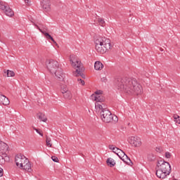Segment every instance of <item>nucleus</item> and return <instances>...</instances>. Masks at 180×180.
Returning <instances> with one entry per match:
<instances>
[{"label":"nucleus","mask_w":180,"mask_h":180,"mask_svg":"<svg viewBox=\"0 0 180 180\" xmlns=\"http://www.w3.org/2000/svg\"><path fill=\"white\" fill-rule=\"evenodd\" d=\"M4 11L5 15H6V16H9V18H12V16L15 15V13H13V11L9 7V6H7Z\"/></svg>","instance_id":"2eb2a0df"},{"label":"nucleus","mask_w":180,"mask_h":180,"mask_svg":"<svg viewBox=\"0 0 180 180\" xmlns=\"http://www.w3.org/2000/svg\"><path fill=\"white\" fill-rule=\"evenodd\" d=\"M41 27L44 29V32H49V28L45 25L41 24Z\"/></svg>","instance_id":"c85d7f7f"},{"label":"nucleus","mask_w":180,"mask_h":180,"mask_svg":"<svg viewBox=\"0 0 180 180\" xmlns=\"http://www.w3.org/2000/svg\"><path fill=\"white\" fill-rule=\"evenodd\" d=\"M94 68L97 71H101V70L103 69V64L101 61H96L94 63Z\"/></svg>","instance_id":"dca6fc26"},{"label":"nucleus","mask_w":180,"mask_h":180,"mask_svg":"<svg viewBox=\"0 0 180 180\" xmlns=\"http://www.w3.org/2000/svg\"><path fill=\"white\" fill-rule=\"evenodd\" d=\"M7 6H8L6 5V3L4 1H0V9H2V11H5Z\"/></svg>","instance_id":"393cba45"},{"label":"nucleus","mask_w":180,"mask_h":180,"mask_svg":"<svg viewBox=\"0 0 180 180\" xmlns=\"http://www.w3.org/2000/svg\"><path fill=\"white\" fill-rule=\"evenodd\" d=\"M70 62L72 64V66L73 68H77L76 70V72L77 75H76V77H82V78H85V75L82 73V71L85 70L84 68V65H82V63L78 60V57L75 55H71L70 57Z\"/></svg>","instance_id":"20e7f679"},{"label":"nucleus","mask_w":180,"mask_h":180,"mask_svg":"<svg viewBox=\"0 0 180 180\" xmlns=\"http://www.w3.org/2000/svg\"><path fill=\"white\" fill-rule=\"evenodd\" d=\"M37 117L41 122H47V117H46V115L41 112L37 113Z\"/></svg>","instance_id":"a211bd4d"},{"label":"nucleus","mask_w":180,"mask_h":180,"mask_svg":"<svg viewBox=\"0 0 180 180\" xmlns=\"http://www.w3.org/2000/svg\"><path fill=\"white\" fill-rule=\"evenodd\" d=\"M95 94L94 98L95 96H101V95H102V91H101V90L95 91Z\"/></svg>","instance_id":"c756f323"},{"label":"nucleus","mask_w":180,"mask_h":180,"mask_svg":"<svg viewBox=\"0 0 180 180\" xmlns=\"http://www.w3.org/2000/svg\"><path fill=\"white\" fill-rule=\"evenodd\" d=\"M4 176V169L0 167V177Z\"/></svg>","instance_id":"c9c22d12"},{"label":"nucleus","mask_w":180,"mask_h":180,"mask_svg":"<svg viewBox=\"0 0 180 180\" xmlns=\"http://www.w3.org/2000/svg\"><path fill=\"white\" fill-rule=\"evenodd\" d=\"M46 68H48L51 74H55L56 72L58 71L61 68L57 60L53 59L46 60Z\"/></svg>","instance_id":"423d86ee"},{"label":"nucleus","mask_w":180,"mask_h":180,"mask_svg":"<svg viewBox=\"0 0 180 180\" xmlns=\"http://www.w3.org/2000/svg\"><path fill=\"white\" fill-rule=\"evenodd\" d=\"M173 117H174V120H176L178 118H179L180 117H179V115H174V116H173Z\"/></svg>","instance_id":"37998d69"},{"label":"nucleus","mask_w":180,"mask_h":180,"mask_svg":"<svg viewBox=\"0 0 180 180\" xmlns=\"http://www.w3.org/2000/svg\"><path fill=\"white\" fill-rule=\"evenodd\" d=\"M8 148H9L8 144L5 143V142L0 140V150L3 152L8 151Z\"/></svg>","instance_id":"f3484780"},{"label":"nucleus","mask_w":180,"mask_h":180,"mask_svg":"<svg viewBox=\"0 0 180 180\" xmlns=\"http://www.w3.org/2000/svg\"><path fill=\"white\" fill-rule=\"evenodd\" d=\"M157 153H161L162 151V148H156Z\"/></svg>","instance_id":"4c0bfd02"},{"label":"nucleus","mask_w":180,"mask_h":180,"mask_svg":"<svg viewBox=\"0 0 180 180\" xmlns=\"http://www.w3.org/2000/svg\"><path fill=\"white\" fill-rule=\"evenodd\" d=\"M117 155H118V157H120L122 160V158H124L126 153L123 150H119V152L117 153Z\"/></svg>","instance_id":"5701e85b"},{"label":"nucleus","mask_w":180,"mask_h":180,"mask_svg":"<svg viewBox=\"0 0 180 180\" xmlns=\"http://www.w3.org/2000/svg\"><path fill=\"white\" fill-rule=\"evenodd\" d=\"M60 91L65 99H68V101H70V99H72V94L70 90H68V88H67V86H65V85L62 86Z\"/></svg>","instance_id":"1a4fd4ad"},{"label":"nucleus","mask_w":180,"mask_h":180,"mask_svg":"<svg viewBox=\"0 0 180 180\" xmlns=\"http://www.w3.org/2000/svg\"><path fill=\"white\" fill-rule=\"evenodd\" d=\"M34 26H36L37 29H39V32H41V33H42V34H44L45 37L47 39V40H51L53 37H51V35H50V34H49L48 32H46L45 31H43V30L40 29V27H39V25L34 24Z\"/></svg>","instance_id":"4468645a"},{"label":"nucleus","mask_w":180,"mask_h":180,"mask_svg":"<svg viewBox=\"0 0 180 180\" xmlns=\"http://www.w3.org/2000/svg\"><path fill=\"white\" fill-rule=\"evenodd\" d=\"M108 147L110 150H112L113 153H116V151H115V150H116V147H114L113 145H110Z\"/></svg>","instance_id":"473e14b6"},{"label":"nucleus","mask_w":180,"mask_h":180,"mask_svg":"<svg viewBox=\"0 0 180 180\" xmlns=\"http://www.w3.org/2000/svg\"><path fill=\"white\" fill-rule=\"evenodd\" d=\"M98 113L100 114L102 122H104V123H111V122L117 123L119 120L117 116L112 115L108 109V105H104L102 108H100Z\"/></svg>","instance_id":"7ed1b4c3"},{"label":"nucleus","mask_w":180,"mask_h":180,"mask_svg":"<svg viewBox=\"0 0 180 180\" xmlns=\"http://www.w3.org/2000/svg\"><path fill=\"white\" fill-rule=\"evenodd\" d=\"M29 162V160L27 158V159H24V162L22 163V167L21 168H24L25 167V165H26V164H27Z\"/></svg>","instance_id":"7c9ffc66"},{"label":"nucleus","mask_w":180,"mask_h":180,"mask_svg":"<svg viewBox=\"0 0 180 180\" xmlns=\"http://www.w3.org/2000/svg\"><path fill=\"white\" fill-rule=\"evenodd\" d=\"M106 162L108 165H110V167H111L116 165V163L115 162V160H113V159L110 158L107 159Z\"/></svg>","instance_id":"412c9836"},{"label":"nucleus","mask_w":180,"mask_h":180,"mask_svg":"<svg viewBox=\"0 0 180 180\" xmlns=\"http://www.w3.org/2000/svg\"><path fill=\"white\" fill-rule=\"evenodd\" d=\"M171 174V165L169 162H165L162 167L159 169L156 167V176L162 179H165L167 175Z\"/></svg>","instance_id":"39448f33"},{"label":"nucleus","mask_w":180,"mask_h":180,"mask_svg":"<svg viewBox=\"0 0 180 180\" xmlns=\"http://www.w3.org/2000/svg\"><path fill=\"white\" fill-rule=\"evenodd\" d=\"M41 6L45 12H50L51 9V4H50V0H42L41 2Z\"/></svg>","instance_id":"9b49d317"},{"label":"nucleus","mask_w":180,"mask_h":180,"mask_svg":"<svg viewBox=\"0 0 180 180\" xmlns=\"http://www.w3.org/2000/svg\"><path fill=\"white\" fill-rule=\"evenodd\" d=\"M24 2L26 5L30 6V0H24Z\"/></svg>","instance_id":"e433bc0d"},{"label":"nucleus","mask_w":180,"mask_h":180,"mask_svg":"<svg viewBox=\"0 0 180 180\" xmlns=\"http://www.w3.org/2000/svg\"><path fill=\"white\" fill-rule=\"evenodd\" d=\"M51 160L54 162H58V158L56 157V156H52L51 157Z\"/></svg>","instance_id":"2f4dec72"},{"label":"nucleus","mask_w":180,"mask_h":180,"mask_svg":"<svg viewBox=\"0 0 180 180\" xmlns=\"http://www.w3.org/2000/svg\"><path fill=\"white\" fill-rule=\"evenodd\" d=\"M119 150H122V149L115 147V152H114V153H115V154H117V153H119Z\"/></svg>","instance_id":"79ce46f5"},{"label":"nucleus","mask_w":180,"mask_h":180,"mask_svg":"<svg viewBox=\"0 0 180 180\" xmlns=\"http://www.w3.org/2000/svg\"><path fill=\"white\" fill-rule=\"evenodd\" d=\"M7 77H13L15 75V72L12 70H7L6 72Z\"/></svg>","instance_id":"bb28decb"},{"label":"nucleus","mask_w":180,"mask_h":180,"mask_svg":"<svg viewBox=\"0 0 180 180\" xmlns=\"http://www.w3.org/2000/svg\"><path fill=\"white\" fill-rule=\"evenodd\" d=\"M22 169L25 171H27V172H32V164H30V162L28 161L27 163H26L25 165H24V167H22Z\"/></svg>","instance_id":"6ab92c4d"},{"label":"nucleus","mask_w":180,"mask_h":180,"mask_svg":"<svg viewBox=\"0 0 180 180\" xmlns=\"http://www.w3.org/2000/svg\"><path fill=\"white\" fill-rule=\"evenodd\" d=\"M79 83L82 84V85H85V82L82 79H77Z\"/></svg>","instance_id":"72a5a7b5"},{"label":"nucleus","mask_w":180,"mask_h":180,"mask_svg":"<svg viewBox=\"0 0 180 180\" xmlns=\"http://www.w3.org/2000/svg\"><path fill=\"white\" fill-rule=\"evenodd\" d=\"M101 81H102V82H106V81H108V79H106V77H103V78H101Z\"/></svg>","instance_id":"c03bdc74"},{"label":"nucleus","mask_w":180,"mask_h":180,"mask_svg":"<svg viewBox=\"0 0 180 180\" xmlns=\"http://www.w3.org/2000/svg\"><path fill=\"white\" fill-rule=\"evenodd\" d=\"M37 133H38V134H39V136H41L43 137V133L40 132L39 129H36Z\"/></svg>","instance_id":"ea45409f"},{"label":"nucleus","mask_w":180,"mask_h":180,"mask_svg":"<svg viewBox=\"0 0 180 180\" xmlns=\"http://www.w3.org/2000/svg\"><path fill=\"white\" fill-rule=\"evenodd\" d=\"M33 129L35 130V131H36V130L38 129H36V127H33Z\"/></svg>","instance_id":"a18cd8bd"},{"label":"nucleus","mask_w":180,"mask_h":180,"mask_svg":"<svg viewBox=\"0 0 180 180\" xmlns=\"http://www.w3.org/2000/svg\"><path fill=\"white\" fill-rule=\"evenodd\" d=\"M51 41H53V43H54V44H56V46H58V44H57V42L56 41V40H54V38H51Z\"/></svg>","instance_id":"a19ab883"},{"label":"nucleus","mask_w":180,"mask_h":180,"mask_svg":"<svg viewBox=\"0 0 180 180\" xmlns=\"http://www.w3.org/2000/svg\"><path fill=\"white\" fill-rule=\"evenodd\" d=\"M97 20L100 26H103V25H105V20L103 18H97Z\"/></svg>","instance_id":"cd10ccee"},{"label":"nucleus","mask_w":180,"mask_h":180,"mask_svg":"<svg viewBox=\"0 0 180 180\" xmlns=\"http://www.w3.org/2000/svg\"><path fill=\"white\" fill-rule=\"evenodd\" d=\"M148 161H154L155 160V155L153 153H150L148 155Z\"/></svg>","instance_id":"b1692460"},{"label":"nucleus","mask_w":180,"mask_h":180,"mask_svg":"<svg viewBox=\"0 0 180 180\" xmlns=\"http://www.w3.org/2000/svg\"><path fill=\"white\" fill-rule=\"evenodd\" d=\"M96 50L101 54H105L106 51L110 50V40L103 37H97L95 39Z\"/></svg>","instance_id":"f03ea898"},{"label":"nucleus","mask_w":180,"mask_h":180,"mask_svg":"<svg viewBox=\"0 0 180 180\" xmlns=\"http://www.w3.org/2000/svg\"><path fill=\"white\" fill-rule=\"evenodd\" d=\"M56 78L58 79V81H64V79L65 78V74L63 72V69H58L55 73Z\"/></svg>","instance_id":"f8f14e48"},{"label":"nucleus","mask_w":180,"mask_h":180,"mask_svg":"<svg viewBox=\"0 0 180 180\" xmlns=\"http://www.w3.org/2000/svg\"><path fill=\"white\" fill-rule=\"evenodd\" d=\"M165 162H166L165 160H158L157 163V167H156L157 169L162 167V165L165 164Z\"/></svg>","instance_id":"4be33fe9"},{"label":"nucleus","mask_w":180,"mask_h":180,"mask_svg":"<svg viewBox=\"0 0 180 180\" xmlns=\"http://www.w3.org/2000/svg\"><path fill=\"white\" fill-rule=\"evenodd\" d=\"M9 98H8V97L3 94H0V105H4V106H7V105H9Z\"/></svg>","instance_id":"ddd939ff"},{"label":"nucleus","mask_w":180,"mask_h":180,"mask_svg":"<svg viewBox=\"0 0 180 180\" xmlns=\"http://www.w3.org/2000/svg\"><path fill=\"white\" fill-rule=\"evenodd\" d=\"M114 84L117 89L123 91L127 95H141L143 92L141 84L136 79L118 77L114 80Z\"/></svg>","instance_id":"f257e3e1"},{"label":"nucleus","mask_w":180,"mask_h":180,"mask_svg":"<svg viewBox=\"0 0 180 180\" xmlns=\"http://www.w3.org/2000/svg\"><path fill=\"white\" fill-rule=\"evenodd\" d=\"M51 141V138L46 136V143L47 146L51 147L52 145H51V143H50Z\"/></svg>","instance_id":"a878e982"},{"label":"nucleus","mask_w":180,"mask_h":180,"mask_svg":"<svg viewBox=\"0 0 180 180\" xmlns=\"http://www.w3.org/2000/svg\"><path fill=\"white\" fill-rule=\"evenodd\" d=\"M122 161L125 162V164H127V165H130V164H133L131 162V160H130V158L127 157V155H125L123 158H122Z\"/></svg>","instance_id":"aec40b11"},{"label":"nucleus","mask_w":180,"mask_h":180,"mask_svg":"<svg viewBox=\"0 0 180 180\" xmlns=\"http://www.w3.org/2000/svg\"><path fill=\"white\" fill-rule=\"evenodd\" d=\"M165 155L166 158H171V153L169 152H166Z\"/></svg>","instance_id":"f704fd0d"},{"label":"nucleus","mask_w":180,"mask_h":180,"mask_svg":"<svg viewBox=\"0 0 180 180\" xmlns=\"http://www.w3.org/2000/svg\"><path fill=\"white\" fill-rule=\"evenodd\" d=\"M128 141L134 147L141 146V139L139 136H131L128 139Z\"/></svg>","instance_id":"6e6552de"},{"label":"nucleus","mask_w":180,"mask_h":180,"mask_svg":"<svg viewBox=\"0 0 180 180\" xmlns=\"http://www.w3.org/2000/svg\"><path fill=\"white\" fill-rule=\"evenodd\" d=\"M25 159H27L25 155L22 154L17 155L15 158V162L17 167H19L20 165V167H23Z\"/></svg>","instance_id":"9d476101"},{"label":"nucleus","mask_w":180,"mask_h":180,"mask_svg":"<svg viewBox=\"0 0 180 180\" xmlns=\"http://www.w3.org/2000/svg\"><path fill=\"white\" fill-rule=\"evenodd\" d=\"M175 123H177L178 124H180V117L177 120H174Z\"/></svg>","instance_id":"58836bf2"},{"label":"nucleus","mask_w":180,"mask_h":180,"mask_svg":"<svg viewBox=\"0 0 180 180\" xmlns=\"http://www.w3.org/2000/svg\"><path fill=\"white\" fill-rule=\"evenodd\" d=\"M94 101H96V109H102L103 106H108L106 104H105V97L102 95L95 96Z\"/></svg>","instance_id":"0eeeda50"}]
</instances>
